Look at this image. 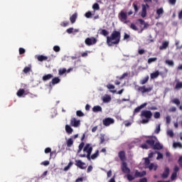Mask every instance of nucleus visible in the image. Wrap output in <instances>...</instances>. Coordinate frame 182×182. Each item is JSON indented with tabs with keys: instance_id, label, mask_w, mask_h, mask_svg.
<instances>
[{
	"instance_id": "f257e3e1",
	"label": "nucleus",
	"mask_w": 182,
	"mask_h": 182,
	"mask_svg": "<svg viewBox=\"0 0 182 182\" xmlns=\"http://www.w3.org/2000/svg\"><path fill=\"white\" fill-rule=\"evenodd\" d=\"M122 34L120 31H113L110 36H107V44L109 46L119 44Z\"/></svg>"
},
{
	"instance_id": "f03ea898",
	"label": "nucleus",
	"mask_w": 182,
	"mask_h": 182,
	"mask_svg": "<svg viewBox=\"0 0 182 182\" xmlns=\"http://www.w3.org/2000/svg\"><path fill=\"white\" fill-rule=\"evenodd\" d=\"M139 27H140V30L139 31V28H137V26H136V25H139ZM136 24L132 23L130 25V28H132V30L135 31H138L139 33H143V31L144 30H146V28H149V23H146V21H144V20L143 19H137L136 21Z\"/></svg>"
},
{
	"instance_id": "7ed1b4c3",
	"label": "nucleus",
	"mask_w": 182,
	"mask_h": 182,
	"mask_svg": "<svg viewBox=\"0 0 182 182\" xmlns=\"http://www.w3.org/2000/svg\"><path fill=\"white\" fill-rule=\"evenodd\" d=\"M153 117V113L149 110H143L141 112V123L147 124L150 122V119Z\"/></svg>"
},
{
	"instance_id": "20e7f679",
	"label": "nucleus",
	"mask_w": 182,
	"mask_h": 182,
	"mask_svg": "<svg viewBox=\"0 0 182 182\" xmlns=\"http://www.w3.org/2000/svg\"><path fill=\"white\" fill-rule=\"evenodd\" d=\"M134 14L132 11H129L128 13L124 12V11H122L119 14V19L124 22V23H128L130 22V21H127L128 19V16H131Z\"/></svg>"
},
{
	"instance_id": "39448f33",
	"label": "nucleus",
	"mask_w": 182,
	"mask_h": 182,
	"mask_svg": "<svg viewBox=\"0 0 182 182\" xmlns=\"http://www.w3.org/2000/svg\"><path fill=\"white\" fill-rule=\"evenodd\" d=\"M155 142L156 141H154V138L151 137L149 139H147L144 144H142L140 146L144 149H150V147L153 149Z\"/></svg>"
},
{
	"instance_id": "423d86ee",
	"label": "nucleus",
	"mask_w": 182,
	"mask_h": 182,
	"mask_svg": "<svg viewBox=\"0 0 182 182\" xmlns=\"http://www.w3.org/2000/svg\"><path fill=\"white\" fill-rule=\"evenodd\" d=\"M93 151V147L91 146V144H87L83 149V151L87 152L86 157L87 160L91 161V154Z\"/></svg>"
},
{
	"instance_id": "0eeeda50",
	"label": "nucleus",
	"mask_w": 182,
	"mask_h": 182,
	"mask_svg": "<svg viewBox=\"0 0 182 182\" xmlns=\"http://www.w3.org/2000/svg\"><path fill=\"white\" fill-rule=\"evenodd\" d=\"M97 43V39L94 37L87 38L85 41V43L89 46H93V45L96 44Z\"/></svg>"
},
{
	"instance_id": "6e6552de",
	"label": "nucleus",
	"mask_w": 182,
	"mask_h": 182,
	"mask_svg": "<svg viewBox=\"0 0 182 182\" xmlns=\"http://www.w3.org/2000/svg\"><path fill=\"white\" fill-rule=\"evenodd\" d=\"M137 90L141 92L142 94L149 92L153 90V85H150L149 87H146V86L139 87Z\"/></svg>"
},
{
	"instance_id": "1a4fd4ad",
	"label": "nucleus",
	"mask_w": 182,
	"mask_h": 182,
	"mask_svg": "<svg viewBox=\"0 0 182 182\" xmlns=\"http://www.w3.org/2000/svg\"><path fill=\"white\" fill-rule=\"evenodd\" d=\"M122 172L124 173H129L131 172V169L128 167V164L127 162H122L121 166Z\"/></svg>"
},
{
	"instance_id": "9d476101",
	"label": "nucleus",
	"mask_w": 182,
	"mask_h": 182,
	"mask_svg": "<svg viewBox=\"0 0 182 182\" xmlns=\"http://www.w3.org/2000/svg\"><path fill=\"white\" fill-rule=\"evenodd\" d=\"M75 165L81 169H86L87 168L86 163L82 162L81 160H75Z\"/></svg>"
},
{
	"instance_id": "9b49d317",
	"label": "nucleus",
	"mask_w": 182,
	"mask_h": 182,
	"mask_svg": "<svg viewBox=\"0 0 182 182\" xmlns=\"http://www.w3.org/2000/svg\"><path fill=\"white\" fill-rule=\"evenodd\" d=\"M102 122H103V124H104L105 126L109 127L110 124L114 123V119L108 117V118H105V119H103Z\"/></svg>"
},
{
	"instance_id": "f8f14e48",
	"label": "nucleus",
	"mask_w": 182,
	"mask_h": 182,
	"mask_svg": "<svg viewBox=\"0 0 182 182\" xmlns=\"http://www.w3.org/2000/svg\"><path fill=\"white\" fill-rule=\"evenodd\" d=\"M81 123H80V120H77L76 118H72L70 119V125L75 127H77L79 126H80Z\"/></svg>"
},
{
	"instance_id": "ddd939ff",
	"label": "nucleus",
	"mask_w": 182,
	"mask_h": 182,
	"mask_svg": "<svg viewBox=\"0 0 182 182\" xmlns=\"http://www.w3.org/2000/svg\"><path fill=\"white\" fill-rule=\"evenodd\" d=\"M163 14H164V9L163 7L157 9H156V15H157V16L155 17V18L156 19H159V18H161V16H163Z\"/></svg>"
},
{
	"instance_id": "4468645a",
	"label": "nucleus",
	"mask_w": 182,
	"mask_h": 182,
	"mask_svg": "<svg viewBox=\"0 0 182 182\" xmlns=\"http://www.w3.org/2000/svg\"><path fill=\"white\" fill-rule=\"evenodd\" d=\"M118 156L122 162H125V161L127 160L126 152L124 151H120L118 153Z\"/></svg>"
},
{
	"instance_id": "2eb2a0df",
	"label": "nucleus",
	"mask_w": 182,
	"mask_h": 182,
	"mask_svg": "<svg viewBox=\"0 0 182 182\" xmlns=\"http://www.w3.org/2000/svg\"><path fill=\"white\" fill-rule=\"evenodd\" d=\"M168 175H170V168L168 167H166L163 173L161 174V177L162 178H167Z\"/></svg>"
},
{
	"instance_id": "dca6fc26",
	"label": "nucleus",
	"mask_w": 182,
	"mask_h": 182,
	"mask_svg": "<svg viewBox=\"0 0 182 182\" xmlns=\"http://www.w3.org/2000/svg\"><path fill=\"white\" fill-rule=\"evenodd\" d=\"M152 149H156V150H161L163 149V145H161V144H160L159 141H156V142H154V146L152 147Z\"/></svg>"
},
{
	"instance_id": "f3484780",
	"label": "nucleus",
	"mask_w": 182,
	"mask_h": 182,
	"mask_svg": "<svg viewBox=\"0 0 182 182\" xmlns=\"http://www.w3.org/2000/svg\"><path fill=\"white\" fill-rule=\"evenodd\" d=\"M141 7H142V11L141 13V16L142 18H145L146 16H147V9H146V5H144V4H142Z\"/></svg>"
},
{
	"instance_id": "a211bd4d",
	"label": "nucleus",
	"mask_w": 182,
	"mask_h": 182,
	"mask_svg": "<svg viewBox=\"0 0 182 182\" xmlns=\"http://www.w3.org/2000/svg\"><path fill=\"white\" fill-rule=\"evenodd\" d=\"M146 106H147V103L146 102L141 105L140 106L134 109V114L139 113L141 109L144 108Z\"/></svg>"
},
{
	"instance_id": "6ab92c4d",
	"label": "nucleus",
	"mask_w": 182,
	"mask_h": 182,
	"mask_svg": "<svg viewBox=\"0 0 182 182\" xmlns=\"http://www.w3.org/2000/svg\"><path fill=\"white\" fill-rule=\"evenodd\" d=\"M146 171H141V172H140V171H135V174H134V176H135V178H137V177H143V176H146Z\"/></svg>"
},
{
	"instance_id": "aec40b11",
	"label": "nucleus",
	"mask_w": 182,
	"mask_h": 182,
	"mask_svg": "<svg viewBox=\"0 0 182 182\" xmlns=\"http://www.w3.org/2000/svg\"><path fill=\"white\" fill-rule=\"evenodd\" d=\"M168 44H169L168 41H164V42H163V43H162V46H161L159 47V50H163L167 49V48H168Z\"/></svg>"
},
{
	"instance_id": "412c9836",
	"label": "nucleus",
	"mask_w": 182,
	"mask_h": 182,
	"mask_svg": "<svg viewBox=\"0 0 182 182\" xmlns=\"http://www.w3.org/2000/svg\"><path fill=\"white\" fill-rule=\"evenodd\" d=\"M36 58L40 62L47 60L48 59V58L47 56H45V55H37Z\"/></svg>"
},
{
	"instance_id": "4be33fe9",
	"label": "nucleus",
	"mask_w": 182,
	"mask_h": 182,
	"mask_svg": "<svg viewBox=\"0 0 182 182\" xmlns=\"http://www.w3.org/2000/svg\"><path fill=\"white\" fill-rule=\"evenodd\" d=\"M77 18V13L72 15V16L70 17V21L71 23H75L76 22Z\"/></svg>"
},
{
	"instance_id": "5701e85b",
	"label": "nucleus",
	"mask_w": 182,
	"mask_h": 182,
	"mask_svg": "<svg viewBox=\"0 0 182 182\" xmlns=\"http://www.w3.org/2000/svg\"><path fill=\"white\" fill-rule=\"evenodd\" d=\"M159 75H160V72L159 70H156L155 73H151L150 77H151V79H156Z\"/></svg>"
},
{
	"instance_id": "b1692460",
	"label": "nucleus",
	"mask_w": 182,
	"mask_h": 182,
	"mask_svg": "<svg viewBox=\"0 0 182 182\" xmlns=\"http://www.w3.org/2000/svg\"><path fill=\"white\" fill-rule=\"evenodd\" d=\"M92 112H102V107L100 105L95 106L92 108Z\"/></svg>"
},
{
	"instance_id": "393cba45",
	"label": "nucleus",
	"mask_w": 182,
	"mask_h": 182,
	"mask_svg": "<svg viewBox=\"0 0 182 182\" xmlns=\"http://www.w3.org/2000/svg\"><path fill=\"white\" fill-rule=\"evenodd\" d=\"M53 75L48 74V75H45L44 76H43L42 80H43V81H47V80H50V79L53 78Z\"/></svg>"
},
{
	"instance_id": "a878e982",
	"label": "nucleus",
	"mask_w": 182,
	"mask_h": 182,
	"mask_svg": "<svg viewBox=\"0 0 182 182\" xmlns=\"http://www.w3.org/2000/svg\"><path fill=\"white\" fill-rule=\"evenodd\" d=\"M74 144V140L72 138H70L66 141V145L68 147H72Z\"/></svg>"
},
{
	"instance_id": "bb28decb",
	"label": "nucleus",
	"mask_w": 182,
	"mask_h": 182,
	"mask_svg": "<svg viewBox=\"0 0 182 182\" xmlns=\"http://www.w3.org/2000/svg\"><path fill=\"white\" fill-rule=\"evenodd\" d=\"M65 131L68 134H70L73 132V129L68 124L65 125Z\"/></svg>"
},
{
	"instance_id": "cd10ccee",
	"label": "nucleus",
	"mask_w": 182,
	"mask_h": 182,
	"mask_svg": "<svg viewBox=\"0 0 182 182\" xmlns=\"http://www.w3.org/2000/svg\"><path fill=\"white\" fill-rule=\"evenodd\" d=\"M100 156V151L99 150H96L95 153L93 154L92 156H90V160H95V159H97L98 156Z\"/></svg>"
},
{
	"instance_id": "c85d7f7f",
	"label": "nucleus",
	"mask_w": 182,
	"mask_h": 182,
	"mask_svg": "<svg viewBox=\"0 0 182 182\" xmlns=\"http://www.w3.org/2000/svg\"><path fill=\"white\" fill-rule=\"evenodd\" d=\"M26 91L24 89H19L16 92V95L19 97H22L25 94Z\"/></svg>"
},
{
	"instance_id": "c756f323",
	"label": "nucleus",
	"mask_w": 182,
	"mask_h": 182,
	"mask_svg": "<svg viewBox=\"0 0 182 182\" xmlns=\"http://www.w3.org/2000/svg\"><path fill=\"white\" fill-rule=\"evenodd\" d=\"M132 6L134 9V14H137L139 13V5L136 2L133 3Z\"/></svg>"
},
{
	"instance_id": "7c9ffc66",
	"label": "nucleus",
	"mask_w": 182,
	"mask_h": 182,
	"mask_svg": "<svg viewBox=\"0 0 182 182\" xmlns=\"http://www.w3.org/2000/svg\"><path fill=\"white\" fill-rule=\"evenodd\" d=\"M100 35H102L103 36H107L109 33V31H107V30L105 29H102V30H100Z\"/></svg>"
},
{
	"instance_id": "2f4dec72",
	"label": "nucleus",
	"mask_w": 182,
	"mask_h": 182,
	"mask_svg": "<svg viewBox=\"0 0 182 182\" xmlns=\"http://www.w3.org/2000/svg\"><path fill=\"white\" fill-rule=\"evenodd\" d=\"M60 82V79L59 77H54L51 82L53 85L58 84Z\"/></svg>"
},
{
	"instance_id": "473e14b6",
	"label": "nucleus",
	"mask_w": 182,
	"mask_h": 182,
	"mask_svg": "<svg viewBox=\"0 0 182 182\" xmlns=\"http://www.w3.org/2000/svg\"><path fill=\"white\" fill-rule=\"evenodd\" d=\"M104 102H109L112 100V97L109 95L104 97L102 99Z\"/></svg>"
},
{
	"instance_id": "72a5a7b5",
	"label": "nucleus",
	"mask_w": 182,
	"mask_h": 182,
	"mask_svg": "<svg viewBox=\"0 0 182 182\" xmlns=\"http://www.w3.org/2000/svg\"><path fill=\"white\" fill-rule=\"evenodd\" d=\"M127 178L129 181H132L136 178V177H134L132 175L130 174V173L127 174Z\"/></svg>"
},
{
	"instance_id": "f704fd0d",
	"label": "nucleus",
	"mask_w": 182,
	"mask_h": 182,
	"mask_svg": "<svg viewBox=\"0 0 182 182\" xmlns=\"http://www.w3.org/2000/svg\"><path fill=\"white\" fill-rule=\"evenodd\" d=\"M182 88V82H178L176 83L175 86V90H180Z\"/></svg>"
},
{
	"instance_id": "c9c22d12",
	"label": "nucleus",
	"mask_w": 182,
	"mask_h": 182,
	"mask_svg": "<svg viewBox=\"0 0 182 182\" xmlns=\"http://www.w3.org/2000/svg\"><path fill=\"white\" fill-rule=\"evenodd\" d=\"M149 168L150 171L151 170H154V171H156L157 170V166H154V164H150V165L149 166Z\"/></svg>"
},
{
	"instance_id": "e433bc0d",
	"label": "nucleus",
	"mask_w": 182,
	"mask_h": 182,
	"mask_svg": "<svg viewBox=\"0 0 182 182\" xmlns=\"http://www.w3.org/2000/svg\"><path fill=\"white\" fill-rule=\"evenodd\" d=\"M73 165V162L70 161L69 164H68V165L67 166H65L63 170H64L65 171H68Z\"/></svg>"
},
{
	"instance_id": "4c0bfd02",
	"label": "nucleus",
	"mask_w": 182,
	"mask_h": 182,
	"mask_svg": "<svg viewBox=\"0 0 182 182\" xmlns=\"http://www.w3.org/2000/svg\"><path fill=\"white\" fill-rule=\"evenodd\" d=\"M148 81H149V76H146V77H144L143 80H141L140 81V84H141V85H144V84H146Z\"/></svg>"
},
{
	"instance_id": "58836bf2",
	"label": "nucleus",
	"mask_w": 182,
	"mask_h": 182,
	"mask_svg": "<svg viewBox=\"0 0 182 182\" xmlns=\"http://www.w3.org/2000/svg\"><path fill=\"white\" fill-rule=\"evenodd\" d=\"M171 102H172V103L176 105L177 106L180 105V104H181L180 100H178L177 98L173 99Z\"/></svg>"
},
{
	"instance_id": "ea45409f",
	"label": "nucleus",
	"mask_w": 182,
	"mask_h": 182,
	"mask_svg": "<svg viewBox=\"0 0 182 182\" xmlns=\"http://www.w3.org/2000/svg\"><path fill=\"white\" fill-rule=\"evenodd\" d=\"M92 9L95 11H99L100 9V5L97 3H95V4H93L92 6Z\"/></svg>"
},
{
	"instance_id": "a19ab883",
	"label": "nucleus",
	"mask_w": 182,
	"mask_h": 182,
	"mask_svg": "<svg viewBox=\"0 0 182 182\" xmlns=\"http://www.w3.org/2000/svg\"><path fill=\"white\" fill-rule=\"evenodd\" d=\"M31 70V66H29V67L24 68V69L23 70V72L26 74L29 73Z\"/></svg>"
},
{
	"instance_id": "79ce46f5",
	"label": "nucleus",
	"mask_w": 182,
	"mask_h": 182,
	"mask_svg": "<svg viewBox=\"0 0 182 182\" xmlns=\"http://www.w3.org/2000/svg\"><path fill=\"white\" fill-rule=\"evenodd\" d=\"M67 72V70L65 68H63V69H60L58 70V74L60 75H64L65 73Z\"/></svg>"
},
{
	"instance_id": "37998d69",
	"label": "nucleus",
	"mask_w": 182,
	"mask_h": 182,
	"mask_svg": "<svg viewBox=\"0 0 182 182\" xmlns=\"http://www.w3.org/2000/svg\"><path fill=\"white\" fill-rule=\"evenodd\" d=\"M76 114H77V116H78L80 117L85 116V114L81 110L77 111Z\"/></svg>"
},
{
	"instance_id": "c03bdc74",
	"label": "nucleus",
	"mask_w": 182,
	"mask_h": 182,
	"mask_svg": "<svg viewBox=\"0 0 182 182\" xmlns=\"http://www.w3.org/2000/svg\"><path fill=\"white\" fill-rule=\"evenodd\" d=\"M177 178V173L176 172H173L171 176V180L174 181Z\"/></svg>"
},
{
	"instance_id": "a18cd8bd",
	"label": "nucleus",
	"mask_w": 182,
	"mask_h": 182,
	"mask_svg": "<svg viewBox=\"0 0 182 182\" xmlns=\"http://www.w3.org/2000/svg\"><path fill=\"white\" fill-rule=\"evenodd\" d=\"M70 22L69 21H63L60 23V26L63 27H67L68 26H69Z\"/></svg>"
},
{
	"instance_id": "49530a36",
	"label": "nucleus",
	"mask_w": 182,
	"mask_h": 182,
	"mask_svg": "<svg viewBox=\"0 0 182 182\" xmlns=\"http://www.w3.org/2000/svg\"><path fill=\"white\" fill-rule=\"evenodd\" d=\"M173 146L174 148H177V147L182 148V145L179 142L173 143Z\"/></svg>"
},
{
	"instance_id": "de8ad7c7",
	"label": "nucleus",
	"mask_w": 182,
	"mask_h": 182,
	"mask_svg": "<svg viewBox=\"0 0 182 182\" xmlns=\"http://www.w3.org/2000/svg\"><path fill=\"white\" fill-rule=\"evenodd\" d=\"M85 16L87 18H90L92 16V14L91 11H88L85 14Z\"/></svg>"
},
{
	"instance_id": "09e8293b",
	"label": "nucleus",
	"mask_w": 182,
	"mask_h": 182,
	"mask_svg": "<svg viewBox=\"0 0 182 182\" xmlns=\"http://www.w3.org/2000/svg\"><path fill=\"white\" fill-rule=\"evenodd\" d=\"M156 60H157V58H151L148 60V63L151 64L153 62H155Z\"/></svg>"
},
{
	"instance_id": "8fccbe9b",
	"label": "nucleus",
	"mask_w": 182,
	"mask_h": 182,
	"mask_svg": "<svg viewBox=\"0 0 182 182\" xmlns=\"http://www.w3.org/2000/svg\"><path fill=\"white\" fill-rule=\"evenodd\" d=\"M53 50H54L55 52H56V53L60 52V46H55L53 47Z\"/></svg>"
},
{
	"instance_id": "3c124183",
	"label": "nucleus",
	"mask_w": 182,
	"mask_h": 182,
	"mask_svg": "<svg viewBox=\"0 0 182 182\" xmlns=\"http://www.w3.org/2000/svg\"><path fill=\"white\" fill-rule=\"evenodd\" d=\"M166 63L170 66H174V62L173 60H166Z\"/></svg>"
},
{
	"instance_id": "603ef678",
	"label": "nucleus",
	"mask_w": 182,
	"mask_h": 182,
	"mask_svg": "<svg viewBox=\"0 0 182 182\" xmlns=\"http://www.w3.org/2000/svg\"><path fill=\"white\" fill-rule=\"evenodd\" d=\"M167 134H168L170 137L174 136V132H173V130H168V131L167 132Z\"/></svg>"
},
{
	"instance_id": "864d4df0",
	"label": "nucleus",
	"mask_w": 182,
	"mask_h": 182,
	"mask_svg": "<svg viewBox=\"0 0 182 182\" xmlns=\"http://www.w3.org/2000/svg\"><path fill=\"white\" fill-rule=\"evenodd\" d=\"M154 117L155 119H159V118H160V112H156L154 114Z\"/></svg>"
},
{
	"instance_id": "5fc2aeb1",
	"label": "nucleus",
	"mask_w": 182,
	"mask_h": 182,
	"mask_svg": "<svg viewBox=\"0 0 182 182\" xmlns=\"http://www.w3.org/2000/svg\"><path fill=\"white\" fill-rule=\"evenodd\" d=\"M166 124H169L171 122V117L170 116H167L166 117Z\"/></svg>"
},
{
	"instance_id": "6e6d98bb",
	"label": "nucleus",
	"mask_w": 182,
	"mask_h": 182,
	"mask_svg": "<svg viewBox=\"0 0 182 182\" xmlns=\"http://www.w3.org/2000/svg\"><path fill=\"white\" fill-rule=\"evenodd\" d=\"M150 165V159L149 158H145V166L147 167V166Z\"/></svg>"
},
{
	"instance_id": "4d7b16f0",
	"label": "nucleus",
	"mask_w": 182,
	"mask_h": 182,
	"mask_svg": "<svg viewBox=\"0 0 182 182\" xmlns=\"http://www.w3.org/2000/svg\"><path fill=\"white\" fill-rule=\"evenodd\" d=\"M127 76H129V73H125L121 77H119V80H123L124 78H125Z\"/></svg>"
},
{
	"instance_id": "13d9d810",
	"label": "nucleus",
	"mask_w": 182,
	"mask_h": 182,
	"mask_svg": "<svg viewBox=\"0 0 182 182\" xmlns=\"http://www.w3.org/2000/svg\"><path fill=\"white\" fill-rule=\"evenodd\" d=\"M85 145V142H81L78 146V149H80V150H82Z\"/></svg>"
},
{
	"instance_id": "bf43d9fd",
	"label": "nucleus",
	"mask_w": 182,
	"mask_h": 182,
	"mask_svg": "<svg viewBox=\"0 0 182 182\" xmlns=\"http://www.w3.org/2000/svg\"><path fill=\"white\" fill-rule=\"evenodd\" d=\"M41 165H43V166H48V165L50 164V161H44L41 162Z\"/></svg>"
},
{
	"instance_id": "052dcab7",
	"label": "nucleus",
	"mask_w": 182,
	"mask_h": 182,
	"mask_svg": "<svg viewBox=\"0 0 182 182\" xmlns=\"http://www.w3.org/2000/svg\"><path fill=\"white\" fill-rule=\"evenodd\" d=\"M74 28H70L66 30V32L69 34H71L73 33Z\"/></svg>"
},
{
	"instance_id": "680f3d73",
	"label": "nucleus",
	"mask_w": 182,
	"mask_h": 182,
	"mask_svg": "<svg viewBox=\"0 0 182 182\" xmlns=\"http://www.w3.org/2000/svg\"><path fill=\"white\" fill-rule=\"evenodd\" d=\"M168 111L171 112H175L176 111H177V108H176V107H171Z\"/></svg>"
},
{
	"instance_id": "e2e57ef3",
	"label": "nucleus",
	"mask_w": 182,
	"mask_h": 182,
	"mask_svg": "<svg viewBox=\"0 0 182 182\" xmlns=\"http://www.w3.org/2000/svg\"><path fill=\"white\" fill-rule=\"evenodd\" d=\"M26 53V50L23 48H19V54L22 55Z\"/></svg>"
},
{
	"instance_id": "0e129e2a",
	"label": "nucleus",
	"mask_w": 182,
	"mask_h": 182,
	"mask_svg": "<svg viewBox=\"0 0 182 182\" xmlns=\"http://www.w3.org/2000/svg\"><path fill=\"white\" fill-rule=\"evenodd\" d=\"M158 156L156 157L157 159H163V154L160 153V152H156Z\"/></svg>"
},
{
	"instance_id": "69168bd1",
	"label": "nucleus",
	"mask_w": 182,
	"mask_h": 182,
	"mask_svg": "<svg viewBox=\"0 0 182 182\" xmlns=\"http://www.w3.org/2000/svg\"><path fill=\"white\" fill-rule=\"evenodd\" d=\"M156 134L160 133V124L156 128L155 132Z\"/></svg>"
},
{
	"instance_id": "338daca9",
	"label": "nucleus",
	"mask_w": 182,
	"mask_h": 182,
	"mask_svg": "<svg viewBox=\"0 0 182 182\" xmlns=\"http://www.w3.org/2000/svg\"><path fill=\"white\" fill-rule=\"evenodd\" d=\"M178 162L179 164V166L182 167V156L179 157Z\"/></svg>"
},
{
	"instance_id": "774afa93",
	"label": "nucleus",
	"mask_w": 182,
	"mask_h": 182,
	"mask_svg": "<svg viewBox=\"0 0 182 182\" xmlns=\"http://www.w3.org/2000/svg\"><path fill=\"white\" fill-rule=\"evenodd\" d=\"M139 182H147V178H142L139 180Z\"/></svg>"
}]
</instances>
